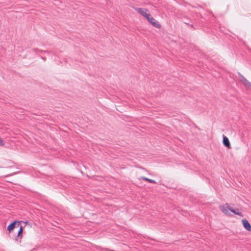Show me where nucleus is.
Returning <instances> with one entry per match:
<instances>
[{"label":"nucleus","mask_w":251,"mask_h":251,"mask_svg":"<svg viewBox=\"0 0 251 251\" xmlns=\"http://www.w3.org/2000/svg\"><path fill=\"white\" fill-rule=\"evenodd\" d=\"M135 10L147 19L151 15L149 13L148 10L146 8H136Z\"/></svg>","instance_id":"nucleus-1"},{"label":"nucleus","mask_w":251,"mask_h":251,"mask_svg":"<svg viewBox=\"0 0 251 251\" xmlns=\"http://www.w3.org/2000/svg\"><path fill=\"white\" fill-rule=\"evenodd\" d=\"M229 208H231L228 204H226L225 205H220L219 209L221 211H222L224 214L227 215H230V213L229 212Z\"/></svg>","instance_id":"nucleus-2"},{"label":"nucleus","mask_w":251,"mask_h":251,"mask_svg":"<svg viewBox=\"0 0 251 251\" xmlns=\"http://www.w3.org/2000/svg\"><path fill=\"white\" fill-rule=\"evenodd\" d=\"M147 19L149 22L154 26L158 28L160 27V25L159 22L156 21L151 15H150Z\"/></svg>","instance_id":"nucleus-3"},{"label":"nucleus","mask_w":251,"mask_h":251,"mask_svg":"<svg viewBox=\"0 0 251 251\" xmlns=\"http://www.w3.org/2000/svg\"><path fill=\"white\" fill-rule=\"evenodd\" d=\"M242 223L243 224L244 227L245 229H246L248 231H251V226L248 221V220H247L246 219H243L242 220Z\"/></svg>","instance_id":"nucleus-4"},{"label":"nucleus","mask_w":251,"mask_h":251,"mask_svg":"<svg viewBox=\"0 0 251 251\" xmlns=\"http://www.w3.org/2000/svg\"><path fill=\"white\" fill-rule=\"evenodd\" d=\"M16 225L18 226H19V222L18 221H15L9 225L7 227V230L9 231H11L16 227Z\"/></svg>","instance_id":"nucleus-5"},{"label":"nucleus","mask_w":251,"mask_h":251,"mask_svg":"<svg viewBox=\"0 0 251 251\" xmlns=\"http://www.w3.org/2000/svg\"><path fill=\"white\" fill-rule=\"evenodd\" d=\"M223 144L224 145L227 147L230 148V144L228 139L225 136L223 135Z\"/></svg>","instance_id":"nucleus-6"},{"label":"nucleus","mask_w":251,"mask_h":251,"mask_svg":"<svg viewBox=\"0 0 251 251\" xmlns=\"http://www.w3.org/2000/svg\"><path fill=\"white\" fill-rule=\"evenodd\" d=\"M229 209L231 212H233L234 214L243 217L242 213L239 211L238 209H232L231 208H229Z\"/></svg>","instance_id":"nucleus-7"},{"label":"nucleus","mask_w":251,"mask_h":251,"mask_svg":"<svg viewBox=\"0 0 251 251\" xmlns=\"http://www.w3.org/2000/svg\"><path fill=\"white\" fill-rule=\"evenodd\" d=\"M23 228L22 226H20V228L19 229V230L18 231L17 237L16 238V240L17 241H18L19 239H21L22 236V233H23Z\"/></svg>","instance_id":"nucleus-8"},{"label":"nucleus","mask_w":251,"mask_h":251,"mask_svg":"<svg viewBox=\"0 0 251 251\" xmlns=\"http://www.w3.org/2000/svg\"><path fill=\"white\" fill-rule=\"evenodd\" d=\"M140 179L144 180H146V181H148L149 182H150V183H156V182L154 180H153L152 179H149V178H147V177H146L145 176L141 177Z\"/></svg>","instance_id":"nucleus-9"},{"label":"nucleus","mask_w":251,"mask_h":251,"mask_svg":"<svg viewBox=\"0 0 251 251\" xmlns=\"http://www.w3.org/2000/svg\"><path fill=\"white\" fill-rule=\"evenodd\" d=\"M242 77H243V79L245 81V84L247 85L248 84L250 85V83L246 79H245L243 76H242Z\"/></svg>","instance_id":"nucleus-10"},{"label":"nucleus","mask_w":251,"mask_h":251,"mask_svg":"<svg viewBox=\"0 0 251 251\" xmlns=\"http://www.w3.org/2000/svg\"><path fill=\"white\" fill-rule=\"evenodd\" d=\"M4 143L3 141L0 138V146H4Z\"/></svg>","instance_id":"nucleus-11"}]
</instances>
